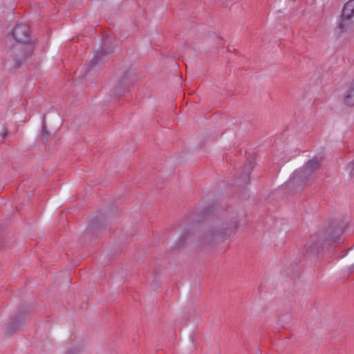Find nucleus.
Returning <instances> with one entry per match:
<instances>
[{
    "mask_svg": "<svg viewBox=\"0 0 354 354\" xmlns=\"http://www.w3.org/2000/svg\"><path fill=\"white\" fill-rule=\"evenodd\" d=\"M30 30L28 26L24 24H17L12 31V38L19 43L16 48L15 65L26 62L30 58L32 53V44L29 41Z\"/></svg>",
    "mask_w": 354,
    "mask_h": 354,
    "instance_id": "1",
    "label": "nucleus"
},
{
    "mask_svg": "<svg viewBox=\"0 0 354 354\" xmlns=\"http://www.w3.org/2000/svg\"><path fill=\"white\" fill-rule=\"evenodd\" d=\"M354 17V1L350 0L346 2L342 9L338 24L342 32H347L353 28Z\"/></svg>",
    "mask_w": 354,
    "mask_h": 354,
    "instance_id": "2",
    "label": "nucleus"
},
{
    "mask_svg": "<svg viewBox=\"0 0 354 354\" xmlns=\"http://www.w3.org/2000/svg\"><path fill=\"white\" fill-rule=\"evenodd\" d=\"M319 167V160H317V159L310 160L301 171H297L294 174V178H306L308 176H310L313 173V171L317 169Z\"/></svg>",
    "mask_w": 354,
    "mask_h": 354,
    "instance_id": "3",
    "label": "nucleus"
},
{
    "mask_svg": "<svg viewBox=\"0 0 354 354\" xmlns=\"http://www.w3.org/2000/svg\"><path fill=\"white\" fill-rule=\"evenodd\" d=\"M354 106V88L351 86L342 95V106L345 111L352 110Z\"/></svg>",
    "mask_w": 354,
    "mask_h": 354,
    "instance_id": "4",
    "label": "nucleus"
},
{
    "mask_svg": "<svg viewBox=\"0 0 354 354\" xmlns=\"http://www.w3.org/2000/svg\"><path fill=\"white\" fill-rule=\"evenodd\" d=\"M322 245V242L317 236L312 237L306 246V252L310 254L317 253L319 247Z\"/></svg>",
    "mask_w": 354,
    "mask_h": 354,
    "instance_id": "5",
    "label": "nucleus"
},
{
    "mask_svg": "<svg viewBox=\"0 0 354 354\" xmlns=\"http://www.w3.org/2000/svg\"><path fill=\"white\" fill-rule=\"evenodd\" d=\"M24 323V317H20V316L18 317L15 323L11 324L10 326H8L7 327V328H6L7 332L10 333L15 329L20 328Z\"/></svg>",
    "mask_w": 354,
    "mask_h": 354,
    "instance_id": "6",
    "label": "nucleus"
},
{
    "mask_svg": "<svg viewBox=\"0 0 354 354\" xmlns=\"http://www.w3.org/2000/svg\"><path fill=\"white\" fill-rule=\"evenodd\" d=\"M235 232V227L230 229L229 232H227L225 236L228 237L230 236Z\"/></svg>",
    "mask_w": 354,
    "mask_h": 354,
    "instance_id": "7",
    "label": "nucleus"
},
{
    "mask_svg": "<svg viewBox=\"0 0 354 354\" xmlns=\"http://www.w3.org/2000/svg\"><path fill=\"white\" fill-rule=\"evenodd\" d=\"M348 167V169H350V174H352V172L354 170V168H353L352 164H349Z\"/></svg>",
    "mask_w": 354,
    "mask_h": 354,
    "instance_id": "8",
    "label": "nucleus"
},
{
    "mask_svg": "<svg viewBox=\"0 0 354 354\" xmlns=\"http://www.w3.org/2000/svg\"><path fill=\"white\" fill-rule=\"evenodd\" d=\"M95 58L94 57L93 59L91 62V65L93 66V64L95 63Z\"/></svg>",
    "mask_w": 354,
    "mask_h": 354,
    "instance_id": "9",
    "label": "nucleus"
}]
</instances>
